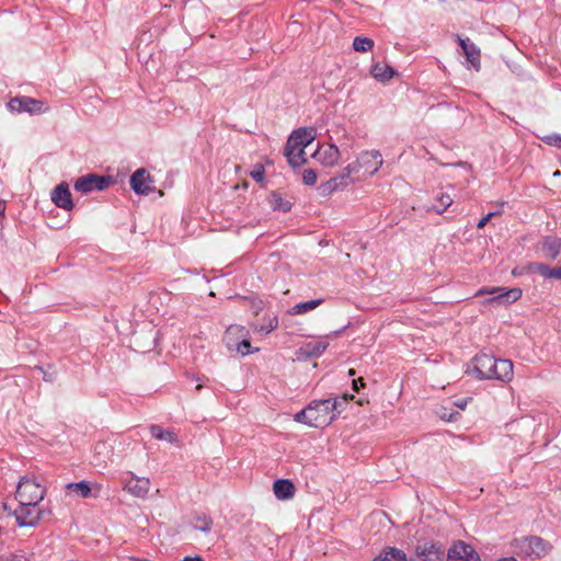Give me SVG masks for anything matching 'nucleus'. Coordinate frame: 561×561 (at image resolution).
<instances>
[{"instance_id":"obj_1","label":"nucleus","mask_w":561,"mask_h":561,"mask_svg":"<svg viewBox=\"0 0 561 561\" xmlns=\"http://www.w3.org/2000/svg\"><path fill=\"white\" fill-rule=\"evenodd\" d=\"M471 364L470 371L480 380L510 381L513 377V363L508 359H497L492 355L481 353L472 358Z\"/></svg>"},{"instance_id":"obj_2","label":"nucleus","mask_w":561,"mask_h":561,"mask_svg":"<svg viewBox=\"0 0 561 561\" xmlns=\"http://www.w3.org/2000/svg\"><path fill=\"white\" fill-rule=\"evenodd\" d=\"M312 416L310 417L311 427L322 428L330 425L336 415L340 414L337 410V401L332 399L316 400L309 404Z\"/></svg>"},{"instance_id":"obj_3","label":"nucleus","mask_w":561,"mask_h":561,"mask_svg":"<svg viewBox=\"0 0 561 561\" xmlns=\"http://www.w3.org/2000/svg\"><path fill=\"white\" fill-rule=\"evenodd\" d=\"M512 550L520 557L539 558L548 552V543L537 536L522 537L512 541Z\"/></svg>"},{"instance_id":"obj_4","label":"nucleus","mask_w":561,"mask_h":561,"mask_svg":"<svg viewBox=\"0 0 561 561\" xmlns=\"http://www.w3.org/2000/svg\"><path fill=\"white\" fill-rule=\"evenodd\" d=\"M44 496L45 489L39 483L27 478L20 480L15 492L19 504L37 506Z\"/></svg>"},{"instance_id":"obj_5","label":"nucleus","mask_w":561,"mask_h":561,"mask_svg":"<svg viewBox=\"0 0 561 561\" xmlns=\"http://www.w3.org/2000/svg\"><path fill=\"white\" fill-rule=\"evenodd\" d=\"M493 295L492 298L488 299V304L508 305L517 301L522 297V289L511 288L505 289L502 287L482 288L477 295Z\"/></svg>"},{"instance_id":"obj_6","label":"nucleus","mask_w":561,"mask_h":561,"mask_svg":"<svg viewBox=\"0 0 561 561\" xmlns=\"http://www.w3.org/2000/svg\"><path fill=\"white\" fill-rule=\"evenodd\" d=\"M112 183L111 176H103L98 174H88L80 176L75 183V190L83 194L92 191H102Z\"/></svg>"},{"instance_id":"obj_7","label":"nucleus","mask_w":561,"mask_h":561,"mask_svg":"<svg viewBox=\"0 0 561 561\" xmlns=\"http://www.w3.org/2000/svg\"><path fill=\"white\" fill-rule=\"evenodd\" d=\"M20 527H34L42 518L43 511L33 505H21L12 512Z\"/></svg>"},{"instance_id":"obj_8","label":"nucleus","mask_w":561,"mask_h":561,"mask_svg":"<svg viewBox=\"0 0 561 561\" xmlns=\"http://www.w3.org/2000/svg\"><path fill=\"white\" fill-rule=\"evenodd\" d=\"M11 112H27L31 114H39L47 110L45 103L28 96L14 98L8 103Z\"/></svg>"},{"instance_id":"obj_9","label":"nucleus","mask_w":561,"mask_h":561,"mask_svg":"<svg viewBox=\"0 0 561 561\" xmlns=\"http://www.w3.org/2000/svg\"><path fill=\"white\" fill-rule=\"evenodd\" d=\"M352 164L356 165V172L363 169L366 173L373 175L382 165V158L379 151H365Z\"/></svg>"},{"instance_id":"obj_10","label":"nucleus","mask_w":561,"mask_h":561,"mask_svg":"<svg viewBox=\"0 0 561 561\" xmlns=\"http://www.w3.org/2000/svg\"><path fill=\"white\" fill-rule=\"evenodd\" d=\"M447 561H481L472 546L463 542H455L448 550Z\"/></svg>"},{"instance_id":"obj_11","label":"nucleus","mask_w":561,"mask_h":561,"mask_svg":"<svg viewBox=\"0 0 561 561\" xmlns=\"http://www.w3.org/2000/svg\"><path fill=\"white\" fill-rule=\"evenodd\" d=\"M129 182L136 194L148 195L152 191L151 184L153 180L144 168L136 170L130 176Z\"/></svg>"},{"instance_id":"obj_12","label":"nucleus","mask_w":561,"mask_h":561,"mask_svg":"<svg viewBox=\"0 0 561 561\" xmlns=\"http://www.w3.org/2000/svg\"><path fill=\"white\" fill-rule=\"evenodd\" d=\"M416 561H440L444 550L432 541L417 543L415 547Z\"/></svg>"},{"instance_id":"obj_13","label":"nucleus","mask_w":561,"mask_h":561,"mask_svg":"<svg viewBox=\"0 0 561 561\" xmlns=\"http://www.w3.org/2000/svg\"><path fill=\"white\" fill-rule=\"evenodd\" d=\"M313 157L324 167H333L337 163L341 152L339 148L333 144H327L321 146L314 153Z\"/></svg>"},{"instance_id":"obj_14","label":"nucleus","mask_w":561,"mask_h":561,"mask_svg":"<svg viewBox=\"0 0 561 561\" xmlns=\"http://www.w3.org/2000/svg\"><path fill=\"white\" fill-rule=\"evenodd\" d=\"M316 131L313 128H298L287 139L286 146L289 149L305 147L307 148L314 139Z\"/></svg>"},{"instance_id":"obj_15","label":"nucleus","mask_w":561,"mask_h":561,"mask_svg":"<svg viewBox=\"0 0 561 561\" xmlns=\"http://www.w3.org/2000/svg\"><path fill=\"white\" fill-rule=\"evenodd\" d=\"M51 201L59 208L66 210L73 208L71 193L67 183L62 182L53 190Z\"/></svg>"},{"instance_id":"obj_16","label":"nucleus","mask_w":561,"mask_h":561,"mask_svg":"<svg viewBox=\"0 0 561 561\" xmlns=\"http://www.w3.org/2000/svg\"><path fill=\"white\" fill-rule=\"evenodd\" d=\"M124 489L137 497H145L150 489V481L147 478H138L131 474L130 479L125 481Z\"/></svg>"},{"instance_id":"obj_17","label":"nucleus","mask_w":561,"mask_h":561,"mask_svg":"<svg viewBox=\"0 0 561 561\" xmlns=\"http://www.w3.org/2000/svg\"><path fill=\"white\" fill-rule=\"evenodd\" d=\"M458 43L463 50L467 61L470 62L476 69H479L480 49L468 37L461 38L458 36Z\"/></svg>"},{"instance_id":"obj_18","label":"nucleus","mask_w":561,"mask_h":561,"mask_svg":"<svg viewBox=\"0 0 561 561\" xmlns=\"http://www.w3.org/2000/svg\"><path fill=\"white\" fill-rule=\"evenodd\" d=\"M274 494L278 500H288L295 495V485L288 479H280L274 482Z\"/></svg>"},{"instance_id":"obj_19","label":"nucleus","mask_w":561,"mask_h":561,"mask_svg":"<svg viewBox=\"0 0 561 561\" xmlns=\"http://www.w3.org/2000/svg\"><path fill=\"white\" fill-rule=\"evenodd\" d=\"M305 149V147L300 146L295 149H289L288 146H285L284 154L287 158L289 165L293 168H299L307 162Z\"/></svg>"},{"instance_id":"obj_20","label":"nucleus","mask_w":561,"mask_h":561,"mask_svg":"<svg viewBox=\"0 0 561 561\" xmlns=\"http://www.w3.org/2000/svg\"><path fill=\"white\" fill-rule=\"evenodd\" d=\"M243 336H247L245 329L241 325L233 324L226 330L224 342L229 350H233L234 345Z\"/></svg>"},{"instance_id":"obj_21","label":"nucleus","mask_w":561,"mask_h":561,"mask_svg":"<svg viewBox=\"0 0 561 561\" xmlns=\"http://www.w3.org/2000/svg\"><path fill=\"white\" fill-rule=\"evenodd\" d=\"M561 249V240L557 237H546L542 241V252L545 257L554 260Z\"/></svg>"},{"instance_id":"obj_22","label":"nucleus","mask_w":561,"mask_h":561,"mask_svg":"<svg viewBox=\"0 0 561 561\" xmlns=\"http://www.w3.org/2000/svg\"><path fill=\"white\" fill-rule=\"evenodd\" d=\"M371 75L376 80L385 82L394 76V69L389 65L377 62L371 68Z\"/></svg>"},{"instance_id":"obj_23","label":"nucleus","mask_w":561,"mask_h":561,"mask_svg":"<svg viewBox=\"0 0 561 561\" xmlns=\"http://www.w3.org/2000/svg\"><path fill=\"white\" fill-rule=\"evenodd\" d=\"M328 345V342L312 341L304 344L300 350L302 354L309 357H317L320 356L327 350Z\"/></svg>"},{"instance_id":"obj_24","label":"nucleus","mask_w":561,"mask_h":561,"mask_svg":"<svg viewBox=\"0 0 561 561\" xmlns=\"http://www.w3.org/2000/svg\"><path fill=\"white\" fill-rule=\"evenodd\" d=\"M533 271L538 273L545 278H556L561 279V266L559 267H550L543 263H535L533 265Z\"/></svg>"},{"instance_id":"obj_25","label":"nucleus","mask_w":561,"mask_h":561,"mask_svg":"<svg viewBox=\"0 0 561 561\" xmlns=\"http://www.w3.org/2000/svg\"><path fill=\"white\" fill-rule=\"evenodd\" d=\"M354 172H356V165L350 163L341 171L339 175L331 179L336 180L337 188L342 190L352 182L351 174Z\"/></svg>"},{"instance_id":"obj_26","label":"nucleus","mask_w":561,"mask_h":561,"mask_svg":"<svg viewBox=\"0 0 561 561\" xmlns=\"http://www.w3.org/2000/svg\"><path fill=\"white\" fill-rule=\"evenodd\" d=\"M150 433L156 439L168 440L172 444L178 443V437L174 432L163 430L159 425H151Z\"/></svg>"},{"instance_id":"obj_27","label":"nucleus","mask_w":561,"mask_h":561,"mask_svg":"<svg viewBox=\"0 0 561 561\" xmlns=\"http://www.w3.org/2000/svg\"><path fill=\"white\" fill-rule=\"evenodd\" d=\"M323 302L322 299H313L305 302H299L290 309L291 314H302L310 310L316 309Z\"/></svg>"},{"instance_id":"obj_28","label":"nucleus","mask_w":561,"mask_h":561,"mask_svg":"<svg viewBox=\"0 0 561 561\" xmlns=\"http://www.w3.org/2000/svg\"><path fill=\"white\" fill-rule=\"evenodd\" d=\"M374 561H407V556L402 550L390 548Z\"/></svg>"},{"instance_id":"obj_29","label":"nucleus","mask_w":561,"mask_h":561,"mask_svg":"<svg viewBox=\"0 0 561 561\" xmlns=\"http://www.w3.org/2000/svg\"><path fill=\"white\" fill-rule=\"evenodd\" d=\"M67 489L83 499L89 497L91 494V488L85 481L68 483Z\"/></svg>"},{"instance_id":"obj_30","label":"nucleus","mask_w":561,"mask_h":561,"mask_svg":"<svg viewBox=\"0 0 561 561\" xmlns=\"http://www.w3.org/2000/svg\"><path fill=\"white\" fill-rule=\"evenodd\" d=\"M213 519L205 515H198L194 518L193 527L196 530H201L203 533H209L211 530Z\"/></svg>"},{"instance_id":"obj_31","label":"nucleus","mask_w":561,"mask_h":561,"mask_svg":"<svg viewBox=\"0 0 561 561\" xmlns=\"http://www.w3.org/2000/svg\"><path fill=\"white\" fill-rule=\"evenodd\" d=\"M374 47V41L369 37L356 36L353 41V48L356 51L366 53Z\"/></svg>"},{"instance_id":"obj_32","label":"nucleus","mask_w":561,"mask_h":561,"mask_svg":"<svg viewBox=\"0 0 561 561\" xmlns=\"http://www.w3.org/2000/svg\"><path fill=\"white\" fill-rule=\"evenodd\" d=\"M437 202L439 205L433 206V209L437 214H443L453 204V198L448 193H440L437 196Z\"/></svg>"},{"instance_id":"obj_33","label":"nucleus","mask_w":561,"mask_h":561,"mask_svg":"<svg viewBox=\"0 0 561 561\" xmlns=\"http://www.w3.org/2000/svg\"><path fill=\"white\" fill-rule=\"evenodd\" d=\"M318 190L322 196L332 194L334 191L339 190L336 180H332V179L328 180L327 182L322 183Z\"/></svg>"},{"instance_id":"obj_34","label":"nucleus","mask_w":561,"mask_h":561,"mask_svg":"<svg viewBox=\"0 0 561 561\" xmlns=\"http://www.w3.org/2000/svg\"><path fill=\"white\" fill-rule=\"evenodd\" d=\"M311 409L310 407L308 405L307 408H305L304 410L299 411L296 415H295V421L297 422H300V423H304V424H307L309 426H311V421H310V417L312 416L311 414Z\"/></svg>"},{"instance_id":"obj_35","label":"nucleus","mask_w":561,"mask_h":561,"mask_svg":"<svg viewBox=\"0 0 561 561\" xmlns=\"http://www.w3.org/2000/svg\"><path fill=\"white\" fill-rule=\"evenodd\" d=\"M250 347H251L250 342L247 340L245 336H243L240 341H238V343L234 345L233 350H236L241 355H247L250 353Z\"/></svg>"},{"instance_id":"obj_36","label":"nucleus","mask_w":561,"mask_h":561,"mask_svg":"<svg viewBox=\"0 0 561 561\" xmlns=\"http://www.w3.org/2000/svg\"><path fill=\"white\" fill-rule=\"evenodd\" d=\"M302 181L306 185H313L317 182V173L312 169H307L302 173Z\"/></svg>"},{"instance_id":"obj_37","label":"nucleus","mask_w":561,"mask_h":561,"mask_svg":"<svg viewBox=\"0 0 561 561\" xmlns=\"http://www.w3.org/2000/svg\"><path fill=\"white\" fill-rule=\"evenodd\" d=\"M543 141L549 146L561 148V136L557 134L548 135L543 138Z\"/></svg>"},{"instance_id":"obj_38","label":"nucleus","mask_w":561,"mask_h":561,"mask_svg":"<svg viewBox=\"0 0 561 561\" xmlns=\"http://www.w3.org/2000/svg\"><path fill=\"white\" fill-rule=\"evenodd\" d=\"M264 168L262 164L255 165V168L251 171L250 175L256 182H261L264 179Z\"/></svg>"},{"instance_id":"obj_39","label":"nucleus","mask_w":561,"mask_h":561,"mask_svg":"<svg viewBox=\"0 0 561 561\" xmlns=\"http://www.w3.org/2000/svg\"><path fill=\"white\" fill-rule=\"evenodd\" d=\"M277 325H278V321H277V319H276V318H274V319H270L268 324H266V325H262V327L260 328V331L265 332V333H270L271 331H273L274 329H276V328H277Z\"/></svg>"},{"instance_id":"obj_40","label":"nucleus","mask_w":561,"mask_h":561,"mask_svg":"<svg viewBox=\"0 0 561 561\" xmlns=\"http://www.w3.org/2000/svg\"><path fill=\"white\" fill-rule=\"evenodd\" d=\"M496 214H497L496 211H491V213L486 214L484 217H482V218L479 220V222H478V225H477V228H478V229H482V228H483V227L489 222V220H490L493 216H495Z\"/></svg>"},{"instance_id":"obj_41","label":"nucleus","mask_w":561,"mask_h":561,"mask_svg":"<svg viewBox=\"0 0 561 561\" xmlns=\"http://www.w3.org/2000/svg\"><path fill=\"white\" fill-rule=\"evenodd\" d=\"M353 399L354 396H347V394H344L341 399H335L337 401V410L341 412L343 407L347 403V400L348 399Z\"/></svg>"},{"instance_id":"obj_42","label":"nucleus","mask_w":561,"mask_h":561,"mask_svg":"<svg viewBox=\"0 0 561 561\" xmlns=\"http://www.w3.org/2000/svg\"><path fill=\"white\" fill-rule=\"evenodd\" d=\"M364 379L358 378L353 380V389L354 391L358 392L362 387H364Z\"/></svg>"},{"instance_id":"obj_43","label":"nucleus","mask_w":561,"mask_h":561,"mask_svg":"<svg viewBox=\"0 0 561 561\" xmlns=\"http://www.w3.org/2000/svg\"><path fill=\"white\" fill-rule=\"evenodd\" d=\"M182 561H204L202 557L195 556V557H185Z\"/></svg>"},{"instance_id":"obj_44","label":"nucleus","mask_w":561,"mask_h":561,"mask_svg":"<svg viewBox=\"0 0 561 561\" xmlns=\"http://www.w3.org/2000/svg\"><path fill=\"white\" fill-rule=\"evenodd\" d=\"M3 510L8 513L9 516H13L12 512L14 510H12L7 503L3 504Z\"/></svg>"},{"instance_id":"obj_45","label":"nucleus","mask_w":561,"mask_h":561,"mask_svg":"<svg viewBox=\"0 0 561 561\" xmlns=\"http://www.w3.org/2000/svg\"><path fill=\"white\" fill-rule=\"evenodd\" d=\"M499 561H517V560L515 558H513V557H510V558H503V559H501Z\"/></svg>"},{"instance_id":"obj_46","label":"nucleus","mask_w":561,"mask_h":561,"mask_svg":"<svg viewBox=\"0 0 561 561\" xmlns=\"http://www.w3.org/2000/svg\"><path fill=\"white\" fill-rule=\"evenodd\" d=\"M280 209H282V210H284V211L289 210V204H288V203H286V204H285V207H280Z\"/></svg>"},{"instance_id":"obj_47","label":"nucleus","mask_w":561,"mask_h":561,"mask_svg":"<svg viewBox=\"0 0 561 561\" xmlns=\"http://www.w3.org/2000/svg\"><path fill=\"white\" fill-rule=\"evenodd\" d=\"M457 405L460 407L461 409H463L466 403L459 402V403H457Z\"/></svg>"},{"instance_id":"obj_48","label":"nucleus","mask_w":561,"mask_h":561,"mask_svg":"<svg viewBox=\"0 0 561 561\" xmlns=\"http://www.w3.org/2000/svg\"><path fill=\"white\" fill-rule=\"evenodd\" d=\"M348 374H350V376H354L355 375V370L354 369H350Z\"/></svg>"},{"instance_id":"obj_49","label":"nucleus","mask_w":561,"mask_h":561,"mask_svg":"<svg viewBox=\"0 0 561 561\" xmlns=\"http://www.w3.org/2000/svg\"><path fill=\"white\" fill-rule=\"evenodd\" d=\"M560 174H561V173H560V171H556V172L553 173V175H554V176H559Z\"/></svg>"},{"instance_id":"obj_50","label":"nucleus","mask_w":561,"mask_h":561,"mask_svg":"<svg viewBox=\"0 0 561 561\" xmlns=\"http://www.w3.org/2000/svg\"><path fill=\"white\" fill-rule=\"evenodd\" d=\"M3 210V204L2 202L0 201V213Z\"/></svg>"},{"instance_id":"obj_51","label":"nucleus","mask_w":561,"mask_h":561,"mask_svg":"<svg viewBox=\"0 0 561 561\" xmlns=\"http://www.w3.org/2000/svg\"><path fill=\"white\" fill-rule=\"evenodd\" d=\"M337 334H340V331H335L332 333V335H337Z\"/></svg>"}]
</instances>
